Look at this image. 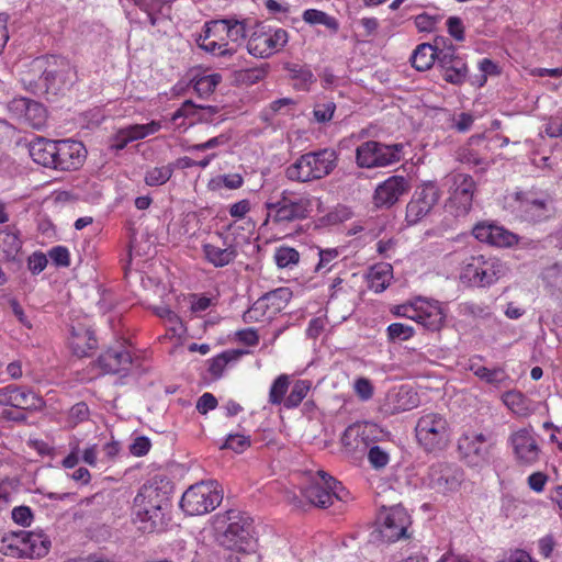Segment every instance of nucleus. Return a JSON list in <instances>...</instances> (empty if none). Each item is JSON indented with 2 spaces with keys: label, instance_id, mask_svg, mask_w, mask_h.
Instances as JSON below:
<instances>
[{
  "label": "nucleus",
  "instance_id": "f257e3e1",
  "mask_svg": "<svg viewBox=\"0 0 562 562\" xmlns=\"http://www.w3.org/2000/svg\"><path fill=\"white\" fill-rule=\"evenodd\" d=\"M267 215L261 224L262 231L272 227L286 229L291 224L306 220L313 211V198L307 192L284 189L265 203Z\"/></svg>",
  "mask_w": 562,
  "mask_h": 562
},
{
  "label": "nucleus",
  "instance_id": "f03ea898",
  "mask_svg": "<svg viewBox=\"0 0 562 562\" xmlns=\"http://www.w3.org/2000/svg\"><path fill=\"white\" fill-rule=\"evenodd\" d=\"M247 36L246 25L235 19H221L205 22L202 32L195 37L196 45L214 57L232 58L236 48L229 41Z\"/></svg>",
  "mask_w": 562,
  "mask_h": 562
},
{
  "label": "nucleus",
  "instance_id": "7ed1b4c3",
  "mask_svg": "<svg viewBox=\"0 0 562 562\" xmlns=\"http://www.w3.org/2000/svg\"><path fill=\"white\" fill-rule=\"evenodd\" d=\"M338 156L331 148H324L302 155L285 169V177L291 181L310 182L319 180L333 172Z\"/></svg>",
  "mask_w": 562,
  "mask_h": 562
},
{
  "label": "nucleus",
  "instance_id": "20e7f679",
  "mask_svg": "<svg viewBox=\"0 0 562 562\" xmlns=\"http://www.w3.org/2000/svg\"><path fill=\"white\" fill-rule=\"evenodd\" d=\"M226 524L220 536V543L224 548L248 553L254 551L256 546L254 519L245 512L229 509L223 515Z\"/></svg>",
  "mask_w": 562,
  "mask_h": 562
},
{
  "label": "nucleus",
  "instance_id": "39448f33",
  "mask_svg": "<svg viewBox=\"0 0 562 562\" xmlns=\"http://www.w3.org/2000/svg\"><path fill=\"white\" fill-rule=\"evenodd\" d=\"M415 436L426 452H440L448 448L451 441L452 427L445 414L427 412L418 418Z\"/></svg>",
  "mask_w": 562,
  "mask_h": 562
},
{
  "label": "nucleus",
  "instance_id": "423d86ee",
  "mask_svg": "<svg viewBox=\"0 0 562 562\" xmlns=\"http://www.w3.org/2000/svg\"><path fill=\"white\" fill-rule=\"evenodd\" d=\"M496 446V439L492 434L471 430L459 437L457 450L468 467L483 469L494 460Z\"/></svg>",
  "mask_w": 562,
  "mask_h": 562
},
{
  "label": "nucleus",
  "instance_id": "0eeeda50",
  "mask_svg": "<svg viewBox=\"0 0 562 562\" xmlns=\"http://www.w3.org/2000/svg\"><path fill=\"white\" fill-rule=\"evenodd\" d=\"M505 265L496 257L473 255L463 261L460 279L471 286L487 288L505 274Z\"/></svg>",
  "mask_w": 562,
  "mask_h": 562
},
{
  "label": "nucleus",
  "instance_id": "6e6552de",
  "mask_svg": "<svg viewBox=\"0 0 562 562\" xmlns=\"http://www.w3.org/2000/svg\"><path fill=\"white\" fill-rule=\"evenodd\" d=\"M392 312L395 316L412 319L432 333L443 327L447 316L439 301L424 297L396 305Z\"/></svg>",
  "mask_w": 562,
  "mask_h": 562
},
{
  "label": "nucleus",
  "instance_id": "1a4fd4ad",
  "mask_svg": "<svg viewBox=\"0 0 562 562\" xmlns=\"http://www.w3.org/2000/svg\"><path fill=\"white\" fill-rule=\"evenodd\" d=\"M289 42V33L282 27H272L262 22L251 29L248 41V53L258 58H269L279 53Z\"/></svg>",
  "mask_w": 562,
  "mask_h": 562
},
{
  "label": "nucleus",
  "instance_id": "9d476101",
  "mask_svg": "<svg viewBox=\"0 0 562 562\" xmlns=\"http://www.w3.org/2000/svg\"><path fill=\"white\" fill-rule=\"evenodd\" d=\"M306 499L316 507L327 508L336 501L346 502L349 492L327 472L319 470L303 490Z\"/></svg>",
  "mask_w": 562,
  "mask_h": 562
},
{
  "label": "nucleus",
  "instance_id": "9b49d317",
  "mask_svg": "<svg viewBox=\"0 0 562 562\" xmlns=\"http://www.w3.org/2000/svg\"><path fill=\"white\" fill-rule=\"evenodd\" d=\"M223 499L222 491L215 481L191 485L182 495L181 509L190 516L204 515L214 510Z\"/></svg>",
  "mask_w": 562,
  "mask_h": 562
},
{
  "label": "nucleus",
  "instance_id": "f8f14e48",
  "mask_svg": "<svg viewBox=\"0 0 562 562\" xmlns=\"http://www.w3.org/2000/svg\"><path fill=\"white\" fill-rule=\"evenodd\" d=\"M404 157V144H383L367 140L356 148V164L360 168H381L400 162Z\"/></svg>",
  "mask_w": 562,
  "mask_h": 562
},
{
  "label": "nucleus",
  "instance_id": "ddd939ff",
  "mask_svg": "<svg viewBox=\"0 0 562 562\" xmlns=\"http://www.w3.org/2000/svg\"><path fill=\"white\" fill-rule=\"evenodd\" d=\"M291 296L292 293L288 288H278L266 293L244 313V322H270L286 307Z\"/></svg>",
  "mask_w": 562,
  "mask_h": 562
},
{
  "label": "nucleus",
  "instance_id": "4468645a",
  "mask_svg": "<svg viewBox=\"0 0 562 562\" xmlns=\"http://www.w3.org/2000/svg\"><path fill=\"white\" fill-rule=\"evenodd\" d=\"M538 439L532 427L520 428L509 436L508 442L519 467L530 468L540 461L542 449Z\"/></svg>",
  "mask_w": 562,
  "mask_h": 562
},
{
  "label": "nucleus",
  "instance_id": "2eb2a0df",
  "mask_svg": "<svg viewBox=\"0 0 562 562\" xmlns=\"http://www.w3.org/2000/svg\"><path fill=\"white\" fill-rule=\"evenodd\" d=\"M440 195L439 187L432 181L417 187L406 205L405 221L407 224L415 225L428 215L438 203Z\"/></svg>",
  "mask_w": 562,
  "mask_h": 562
},
{
  "label": "nucleus",
  "instance_id": "dca6fc26",
  "mask_svg": "<svg viewBox=\"0 0 562 562\" xmlns=\"http://www.w3.org/2000/svg\"><path fill=\"white\" fill-rule=\"evenodd\" d=\"M475 192L476 183L472 176L456 173L452 178V188L447 202L448 209L456 216L467 215L472 209Z\"/></svg>",
  "mask_w": 562,
  "mask_h": 562
},
{
  "label": "nucleus",
  "instance_id": "f3484780",
  "mask_svg": "<svg viewBox=\"0 0 562 562\" xmlns=\"http://www.w3.org/2000/svg\"><path fill=\"white\" fill-rule=\"evenodd\" d=\"M381 537L387 542H395L406 537L411 517L402 506L383 508L376 518Z\"/></svg>",
  "mask_w": 562,
  "mask_h": 562
},
{
  "label": "nucleus",
  "instance_id": "a211bd4d",
  "mask_svg": "<svg viewBox=\"0 0 562 562\" xmlns=\"http://www.w3.org/2000/svg\"><path fill=\"white\" fill-rule=\"evenodd\" d=\"M375 425L369 423H355L349 425L342 436L341 446L345 453L358 458L363 456L374 442Z\"/></svg>",
  "mask_w": 562,
  "mask_h": 562
},
{
  "label": "nucleus",
  "instance_id": "6ab92c4d",
  "mask_svg": "<svg viewBox=\"0 0 562 562\" xmlns=\"http://www.w3.org/2000/svg\"><path fill=\"white\" fill-rule=\"evenodd\" d=\"M462 481V472L453 464L438 462L429 467L425 484L437 493L457 491Z\"/></svg>",
  "mask_w": 562,
  "mask_h": 562
},
{
  "label": "nucleus",
  "instance_id": "aec40b11",
  "mask_svg": "<svg viewBox=\"0 0 562 562\" xmlns=\"http://www.w3.org/2000/svg\"><path fill=\"white\" fill-rule=\"evenodd\" d=\"M438 67L440 75L446 82L460 86L468 78V66L462 56L457 53L452 43L445 44L439 53Z\"/></svg>",
  "mask_w": 562,
  "mask_h": 562
},
{
  "label": "nucleus",
  "instance_id": "412c9836",
  "mask_svg": "<svg viewBox=\"0 0 562 562\" xmlns=\"http://www.w3.org/2000/svg\"><path fill=\"white\" fill-rule=\"evenodd\" d=\"M55 170H78L87 158V149L83 143L75 139H58L55 148Z\"/></svg>",
  "mask_w": 562,
  "mask_h": 562
},
{
  "label": "nucleus",
  "instance_id": "4be33fe9",
  "mask_svg": "<svg viewBox=\"0 0 562 562\" xmlns=\"http://www.w3.org/2000/svg\"><path fill=\"white\" fill-rule=\"evenodd\" d=\"M411 189L409 180L394 175L379 183L374 190L373 203L379 209H390Z\"/></svg>",
  "mask_w": 562,
  "mask_h": 562
},
{
  "label": "nucleus",
  "instance_id": "5701e85b",
  "mask_svg": "<svg viewBox=\"0 0 562 562\" xmlns=\"http://www.w3.org/2000/svg\"><path fill=\"white\" fill-rule=\"evenodd\" d=\"M29 75L37 76V80L26 79L24 78V82H27L30 86H33L42 91L49 92V90L55 88V82L59 75L57 69V58L55 56L50 57H41L36 58L32 61Z\"/></svg>",
  "mask_w": 562,
  "mask_h": 562
},
{
  "label": "nucleus",
  "instance_id": "b1692460",
  "mask_svg": "<svg viewBox=\"0 0 562 562\" xmlns=\"http://www.w3.org/2000/svg\"><path fill=\"white\" fill-rule=\"evenodd\" d=\"M473 236L481 243L505 248L518 243L516 234L491 222H480L472 229Z\"/></svg>",
  "mask_w": 562,
  "mask_h": 562
},
{
  "label": "nucleus",
  "instance_id": "393cba45",
  "mask_svg": "<svg viewBox=\"0 0 562 562\" xmlns=\"http://www.w3.org/2000/svg\"><path fill=\"white\" fill-rule=\"evenodd\" d=\"M125 344L126 340L109 347L99 356L98 366L103 373L117 374L130 370L132 355Z\"/></svg>",
  "mask_w": 562,
  "mask_h": 562
},
{
  "label": "nucleus",
  "instance_id": "a878e982",
  "mask_svg": "<svg viewBox=\"0 0 562 562\" xmlns=\"http://www.w3.org/2000/svg\"><path fill=\"white\" fill-rule=\"evenodd\" d=\"M0 402L24 411L41 409L44 405L42 397L32 390L11 385L0 389Z\"/></svg>",
  "mask_w": 562,
  "mask_h": 562
},
{
  "label": "nucleus",
  "instance_id": "bb28decb",
  "mask_svg": "<svg viewBox=\"0 0 562 562\" xmlns=\"http://www.w3.org/2000/svg\"><path fill=\"white\" fill-rule=\"evenodd\" d=\"M446 41L443 37H436L434 44L417 45L409 58L412 66L418 71L430 69L435 61H439V53L443 49Z\"/></svg>",
  "mask_w": 562,
  "mask_h": 562
},
{
  "label": "nucleus",
  "instance_id": "cd10ccee",
  "mask_svg": "<svg viewBox=\"0 0 562 562\" xmlns=\"http://www.w3.org/2000/svg\"><path fill=\"white\" fill-rule=\"evenodd\" d=\"M68 344L72 353L81 358L89 356L97 348L98 340L92 329L78 324L71 327Z\"/></svg>",
  "mask_w": 562,
  "mask_h": 562
},
{
  "label": "nucleus",
  "instance_id": "c85d7f7f",
  "mask_svg": "<svg viewBox=\"0 0 562 562\" xmlns=\"http://www.w3.org/2000/svg\"><path fill=\"white\" fill-rule=\"evenodd\" d=\"M56 140L35 136L27 145L29 154L34 162L54 169Z\"/></svg>",
  "mask_w": 562,
  "mask_h": 562
},
{
  "label": "nucleus",
  "instance_id": "c756f323",
  "mask_svg": "<svg viewBox=\"0 0 562 562\" xmlns=\"http://www.w3.org/2000/svg\"><path fill=\"white\" fill-rule=\"evenodd\" d=\"M204 259L215 268L228 266L237 257L236 247L232 244L223 243L222 246L212 241L202 246Z\"/></svg>",
  "mask_w": 562,
  "mask_h": 562
},
{
  "label": "nucleus",
  "instance_id": "7c9ffc66",
  "mask_svg": "<svg viewBox=\"0 0 562 562\" xmlns=\"http://www.w3.org/2000/svg\"><path fill=\"white\" fill-rule=\"evenodd\" d=\"M22 249L19 232L13 227L0 231V260L14 261Z\"/></svg>",
  "mask_w": 562,
  "mask_h": 562
},
{
  "label": "nucleus",
  "instance_id": "2f4dec72",
  "mask_svg": "<svg viewBox=\"0 0 562 562\" xmlns=\"http://www.w3.org/2000/svg\"><path fill=\"white\" fill-rule=\"evenodd\" d=\"M392 278L393 268L390 263H375L369 269L367 273L368 286L375 293H380L389 286Z\"/></svg>",
  "mask_w": 562,
  "mask_h": 562
},
{
  "label": "nucleus",
  "instance_id": "473e14b6",
  "mask_svg": "<svg viewBox=\"0 0 562 562\" xmlns=\"http://www.w3.org/2000/svg\"><path fill=\"white\" fill-rule=\"evenodd\" d=\"M247 350L229 349L207 360V371L213 379H220L231 362H236L240 357L247 355Z\"/></svg>",
  "mask_w": 562,
  "mask_h": 562
},
{
  "label": "nucleus",
  "instance_id": "72a5a7b5",
  "mask_svg": "<svg viewBox=\"0 0 562 562\" xmlns=\"http://www.w3.org/2000/svg\"><path fill=\"white\" fill-rule=\"evenodd\" d=\"M25 558H42L49 551L50 541L42 531L23 530Z\"/></svg>",
  "mask_w": 562,
  "mask_h": 562
},
{
  "label": "nucleus",
  "instance_id": "f704fd0d",
  "mask_svg": "<svg viewBox=\"0 0 562 562\" xmlns=\"http://www.w3.org/2000/svg\"><path fill=\"white\" fill-rule=\"evenodd\" d=\"M167 487L168 482L165 483L162 480L144 484L136 495V502H144L146 499L153 505L164 506L168 502Z\"/></svg>",
  "mask_w": 562,
  "mask_h": 562
},
{
  "label": "nucleus",
  "instance_id": "c9c22d12",
  "mask_svg": "<svg viewBox=\"0 0 562 562\" xmlns=\"http://www.w3.org/2000/svg\"><path fill=\"white\" fill-rule=\"evenodd\" d=\"M505 406L519 417H527L532 413L531 401L520 391H508L502 396Z\"/></svg>",
  "mask_w": 562,
  "mask_h": 562
},
{
  "label": "nucleus",
  "instance_id": "e433bc0d",
  "mask_svg": "<svg viewBox=\"0 0 562 562\" xmlns=\"http://www.w3.org/2000/svg\"><path fill=\"white\" fill-rule=\"evenodd\" d=\"M519 211L521 217L527 222H540L548 217V205L539 199H526L520 201Z\"/></svg>",
  "mask_w": 562,
  "mask_h": 562
},
{
  "label": "nucleus",
  "instance_id": "4c0bfd02",
  "mask_svg": "<svg viewBox=\"0 0 562 562\" xmlns=\"http://www.w3.org/2000/svg\"><path fill=\"white\" fill-rule=\"evenodd\" d=\"M0 551L8 557L25 558L23 530L5 533L0 540Z\"/></svg>",
  "mask_w": 562,
  "mask_h": 562
},
{
  "label": "nucleus",
  "instance_id": "58836bf2",
  "mask_svg": "<svg viewBox=\"0 0 562 562\" xmlns=\"http://www.w3.org/2000/svg\"><path fill=\"white\" fill-rule=\"evenodd\" d=\"M47 123V110L46 108L34 100H29V105L25 111L23 121L21 124L32 127L34 130H42Z\"/></svg>",
  "mask_w": 562,
  "mask_h": 562
},
{
  "label": "nucleus",
  "instance_id": "ea45409f",
  "mask_svg": "<svg viewBox=\"0 0 562 562\" xmlns=\"http://www.w3.org/2000/svg\"><path fill=\"white\" fill-rule=\"evenodd\" d=\"M302 19L305 23L310 25L322 24L334 34L339 31L338 20L335 16L329 15L322 10L306 9L302 14Z\"/></svg>",
  "mask_w": 562,
  "mask_h": 562
},
{
  "label": "nucleus",
  "instance_id": "a19ab883",
  "mask_svg": "<svg viewBox=\"0 0 562 562\" xmlns=\"http://www.w3.org/2000/svg\"><path fill=\"white\" fill-rule=\"evenodd\" d=\"M312 383L308 380H296L291 387L290 394L286 396L283 406L286 409H293L300 406L303 400L311 391Z\"/></svg>",
  "mask_w": 562,
  "mask_h": 562
},
{
  "label": "nucleus",
  "instance_id": "79ce46f5",
  "mask_svg": "<svg viewBox=\"0 0 562 562\" xmlns=\"http://www.w3.org/2000/svg\"><path fill=\"white\" fill-rule=\"evenodd\" d=\"M161 128V124L158 121H151L147 124H133L126 127H123L125 135L127 136V142L132 143L134 140L143 139L149 135L157 133Z\"/></svg>",
  "mask_w": 562,
  "mask_h": 562
},
{
  "label": "nucleus",
  "instance_id": "37998d69",
  "mask_svg": "<svg viewBox=\"0 0 562 562\" xmlns=\"http://www.w3.org/2000/svg\"><path fill=\"white\" fill-rule=\"evenodd\" d=\"M135 521L139 524L138 528L145 533H151L157 530L162 514L148 509H135Z\"/></svg>",
  "mask_w": 562,
  "mask_h": 562
},
{
  "label": "nucleus",
  "instance_id": "c03bdc74",
  "mask_svg": "<svg viewBox=\"0 0 562 562\" xmlns=\"http://www.w3.org/2000/svg\"><path fill=\"white\" fill-rule=\"evenodd\" d=\"M175 171L172 164L150 168L145 173V183L149 187H158L170 180Z\"/></svg>",
  "mask_w": 562,
  "mask_h": 562
},
{
  "label": "nucleus",
  "instance_id": "a18cd8bd",
  "mask_svg": "<svg viewBox=\"0 0 562 562\" xmlns=\"http://www.w3.org/2000/svg\"><path fill=\"white\" fill-rule=\"evenodd\" d=\"M290 386V376L288 374L278 375L269 390V403L272 405H281L284 403L286 392Z\"/></svg>",
  "mask_w": 562,
  "mask_h": 562
},
{
  "label": "nucleus",
  "instance_id": "49530a36",
  "mask_svg": "<svg viewBox=\"0 0 562 562\" xmlns=\"http://www.w3.org/2000/svg\"><path fill=\"white\" fill-rule=\"evenodd\" d=\"M480 138L471 137L470 140L461 146L457 153L456 158L458 161L462 164H468L472 166H480L483 164V158L480 153L474 148V144L479 143Z\"/></svg>",
  "mask_w": 562,
  "mask_h": 562
},
{
  "label": "nucleus",
  "instance_id": "de8ad7c7",
  "mask_svg": "<svg viewBox=\"0 0 562 562\" xmlns=\"http://www.w3.org/2000/svg\"><path fill=\"white\" fill-rule=\"evenodd\" d=\"M273 259L276 265L281 268H292L300 261V252L289 246H280L276 248Z\"/></svg>",
  "mask_w": 562,
  "mask_h": 562
},
{
  "label": "nucleus",
  "instance_id": "09e8293b",
  "mask_svg": "<svg viewBox=\"0 0 562 562\" xmlns=\"http://www.w3.org/2000/svg\"><path fill=\"white\" fill-rule=\"evenodd\" d=\"M221 81L220 74L205 75L195 80L193 88L200 97H207L214 92Z\"/></svg>",
  "mask_w": 562,
  "mask_h": 562
},
{
  "label": "nucleus",
  "instance_id": "8fccbe9b",
  "mask_svg": "<svg viewBox=\"0 0 562 562\" xmlns=\"http://www.w3.org/2000/svg\"><path fill=\"white\" fill-rule=\"evenodd\" d=\"M414 335V327L403 323H392L386 328V336L389 341H406Z\"/></svg>",
  "mask_w": 562,
  "mask_h": 562
},
{
  "label": "nucleus",
  "instance_id": "3c124183",
  "mask_svg": "<svg viewBox=\"0 0 562 562\" xmlns=\"http://www.w3.org/2000/svg\"><path fill=\"white\" fill-rule=\"evenodd\" d=\"M316 255L318 256V262L315 266V272H327L334 267V261L338 258L339 251L337 248L322 249L316 247Z\"/></svg>",
  "mask_w": 562,
  "mask_h": 562
},
{
  "label": "nucleus",
  "instance_id": "603ef678",
  "mask_svg": "<svg viewBox=\"0 0 562 562\" xmlns=\"http://www.w3.org/2000/svg\"><path fill=\"white\" fill-rule=\"evenodd\" d=\"M293 79L299 80V88L307 89L310 85L315 82V77L312 70L305 66L293 64L289 67Z\"/></svg>",
  "mask_w": 562,
  "mask_h": 562
},
{
  "label": "nucleus",
  "instance_id": "864d4df0",
  "mask_svg": "<svg viewBox=\"0 0 562 562\" xmlns=\"http://www.w3.org/2000/svg\"><path fill=\"white\" fill-rule=\"evenodd\" d=\"M90 411L85 402L76 403L68 412L67 423L70 427H76L78 424L89 419Z\"/></svg>",
  "mask_w": 562,
  "mask_h": 562
},
{
  "label": "nucleus",
  "instance_id": "5fc2aeb1",
  "mask_svg": "<svg viewBox=\"0 0 562 562\" xmlns=\"http://www.w3.org/2000/svg\"><path fill=\"white\" fill-rule=\"evenodd\" d=\"M29 100L30 99L27 98H14L11 101H9L5 108L10 119L21 124L29 105Z\"/></svg>",
  "mask_w": 562,
  "mask_h": 562
},
{
  "label": "nucleus",
  "instance_id": "6e6d98bb",
  "mask_svg": "<svg viewBox=\"0 0 562 562\" xmlns=\"http://www.w3.org/2000/svg\"><path fill=\"white\" fill-rule=\"evenodd\" d=\"M250 437L240 435V434H232L228 435L222 448L231 449L237 453H241L250 447Z\"/></svg>",
  "mask_w": 562,
  "mask_h": 562
},
{
  "label": "nucleus",
  "instance_id": "4d7b16f0",
  "mask_svg": "<svg viewBox=\"0 0 562 562\" xmlns=\"http://www.w3.org/2000/svg\"><path fill=\"white\" fill-rule=\"evenodd\" d=\"M368 460L372 468L379 470L387 465L390 461L389 453L379 446H370L368 449Z\"/></svg>",
  "mask_w": 562,
  "mask_h": 562
},
{
  "label": "nucleus",
  "instance_id": "13d9d810",
  "mask_svg": "<svg viewBox=\"0 0 562 562\" xmlns=\"http://www.w3.org/2000/svg\"><path fill=\"white\" fill-rule=\"evenodd\" d=\"M154 313L161 319L166 321L170 325V329L173 331V334L178 333V329H181L182 324L179 318V316L171 311L167 306H156L154 308Z\"/></svg>",
  "mask_w": 562,
  "mask_h": 562
},
{
  "label": "nucleus",
  "instance_id": "bf43d9fd",
  "mask_svg": "<svg viewBox=\"0 0 562 562\" xmlns=\"http://www.w3.org/2000/svg\"><path fill=\"white\" fill-rule=\"evenodd\" d=\"M336 111V104L331 101L325 103H317L314 106L313 115L316 122L326 123L330 121Z\"/></svg>",
  "mask_w": 562,
  "mask_h": 562
},
{
  "label": "nucleus",
  "instance_id": "052dcab7",
  "mask_svg": "<svg viewBox=\"0 0 562 562\" xmlns=\"http://www.w3.org/2000/svg\"><path fill=\"white\" fill-rule=\"evenodd\" d=\"M353 390L361 401H369L374 393V387L367 378H358L353 383Z\"/></svg>",
  "mask_w": 562,
  "mask_h": 562
},
{
  "label": "nucleus",
  "instance_id": "680f3d73",
  "mask_svg": "<svg viewBox=\"0 0 562 562\" xmlns=\"http://www.w3.org/2000/svg\"><path fill=\"white\" fill-rule=\"evenodd\" d=\"M509 380V376L502 368L487 369L486 374L482 379V381L492 384L496 387L505 385V383Z\"/></svg>",
  "mask_w": 562,
  "mask_h": 562
},
{
  "label": "nucleus",
  "instance_id": "e2e57ef3",
  "mask_svg": "<svg viewBox=\"0 0 562 562\" xmlns=\"http://www.w3.org/2000/svg\"><path fill=\"white\" fill-rule=\"evenodd\" d=\"M50 260L57 267H68L70 265V254L65 246H55L48 251Z\"/></svg>",
  "mask_w": 562,
  "mask_h": 562
},
{
  "label": "nucleus",
  "instance_id": "0e129e2a",
  "mask_svg": "<svg viewBox=\"0 0 562 562\" xmlns=\"http://www.w3.org/2000/svg\"><path fill=\"white\" fill-rule=\"evenodd\" d=\"M235 338L238 342L247 346L255 347L259 344L260 337L255 328H244L235 333Z\"/></svg>",
  "mask_w": 562,
  "mask_h": 562
},
{
  "label": "nucleus",
  "instance_id": "69168bd1",
  "mask_svg": "<svg viewBox=\"0 0 562 562\" xmlns=\"http://www.w3.org/2000/svg\"><path fill=\"white\" fill-rule=\"evenodd\" d=\"M150 448L151 442L149 438L146 436H138L130 445V452L134 457H144L149 452Z\"/></svg>",
  "mask_w": 562,
  "mask_h": 562
},
{
  "label": "nucleus",
  "instance_id": "338daca9",
  "mask_svg": "<svg viewBox=\"0 0 562 562\" xmlns=\"http://www.w3.org/2000/svg\"><path fill=\"white\" fill-rule=\"evenodd\" d=\"M548 481V474L541 471L533 472L527 477L528 487L535 493H542Z\"/></svg>",
  "mask_w": 562,
  "mask_h": 562
},
{
  "label": "nucleus",
  "instance_id": "774afa93",
  "mask_svg": "<svg viewBox=\"0 0 562 562\" xmlns=\"http://www.w3.org/2000/svg\"><path fill=\"white\" fill-rule=\"evenodd\" d=\"M47 262V257L43 252L35 251L27 259V268L32 274H38L46 268Z\"/></svg>",
  "mask_w": 562,
  "mask_h": 562
}]
</instances>
